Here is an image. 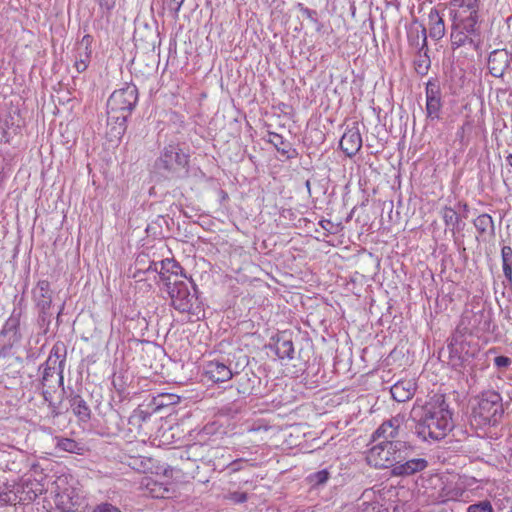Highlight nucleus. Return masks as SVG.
I'll use <instances>...</instances> for the list:
<instances>
[{
  "instance_id": "f257e3e1",
  "label": "nucleus",
  "mask_w": 512,
  "mask_h": 512,
  "mask_svg": "<svg viewBox=\"0 0 512 512\" xmlns=\"http://www.w3.org/2000/svg\"><path fill=\"white\" fill-rule=\"evenodd\" d=\"M413 447L406 441H380L366 452V461L376 469L391 468L393 476H410L423 471L428 462L424 458H410Z\"/></svg>"
},
{
  "instance_id": "f03ea898",
  "label": "nucleus",
  "mask_w": 512,
  "mask_h": 512,
  "mask_svg": "<svg viewBox=\"0 0 512 512\" xmlns=\"http://www.w3.org/2000/svg\"><path fill=\"white\" fill-rule=\"evenodd\" d=\"M415 433L423 441H440L453 429L452 412L445 398L435 394L424 404L418 401L411 410Z\"/></svg>"
},
{
  "instance_id": "7ed1b4c3",
  "label": "nucleus",
  "mask_w": 512,
  "mask_h": 512,
  "mask_svg": "<svg viewBox=\"0 0 512 512\" xmlns=\"http://www.w3.org/2000/svg\"><path fill=\"white\" fill-rule=\"evenodd\" d=\"M452 25L450 33L451 47L453 50L463 46H469L476 52L482 49L483 36L481 13L451 12Z\"/></svg>"
},
{
  "instance_id": "20e7f679",
  "label": "nucleus",
  "mask_w": 512,
  "mask_h": 512,
  "mask_svg": "<svg viewBox=\"0 0 512 512\" xmlns=\"http://www.w3.org/2000/svg\"><path fill=\"white\" fill-rule=\"evenodd\" d=\"M159 361L151 365L156 374L169 378L176 383L192 379L198 372V367L188 354H159Z\"/></svg>"
},
{
  "instance_id": "39448f33",
  "label": "nucleus",
  "mask_w": 512,
  "mask_h": 512,
  "mask_svg": "<svg viewBox=\"0 0 512 512\" xmlns=\"http://www.w3.org/2000/svg\"><path fill=\"white\" fill-rule=\"evenodd\" d=\"M159 361L151 365L156 374L169 378L176 383L192 379L198 372V367L188 354H159Z\"/></svg>"
},
{
  "instance_id": "423d86ee",
  "label": "nucleus",
  "mask_w": 512,
  "mask_h": 512,
  "mask_svg": "<svg viewBox=\"0 0 512 512\" xmlns=\"http://www.w3.org/2000/svg\"><path fill=\"white\" fill-rule=\"evenodd\" d=\"M190 155L179 144L163 147L155 160V169L169 179H185L189 176Z\"/></svg>"
},
{
  "instance_id": "0eeeda50",
  "label": "nucleus",
  "mask_w": 512,
  "mask_h": 512,
  "mask_svg": "<svg viewBox=\"0 0 512 512\" xmlns=\"http://www.w3.org/2000/svg\"><path fill=\"white\" fill-rule=\"evenodd\" d=\"M503 412L502 397L498 392L484 391L475 398L472 415L479 425H496Z\"/></svg>"
},
{
  "instance_id": "6e6552de",
  "label": "nucleus",
  "mask_w": 512,
  "mask_h": 512,
  "mask_svg": "<svg viewBox=\"0 0 512 512\" xmlns=\"http://www.w3.org/2000/svg\"><path fill=\"white\" fill-rule=\"evenodd\" d=\"M138 88L133 83L115 90L107 100V115H119L129 118L138 103Z\"/></svg>"
},
{
  "instance_id": "1a4fd4ad",
  "label": "nucleus",
  "mask_w": 512,
  "mask_h": 512,
  "mask_svg": "<svg viewBox=\"0 0 512 512\" xmlns=\"http://www.w3.org/2000/svg\"><path fill=\"white\" fill-rule=\"evenodd\" d=\"M492 310L490 308L476 307L466 309L461 316L458 326L477 335L493 331Z\"/></svg>"
},
{
  "instance_id": "9d476101",
  "label": "nucleus",
  "mask_w": 512,
  "mask_h": 512,
  "mask_svg": "<svg viewBox=\"0 0 512 512\" xmlns=\"http://www.w3.org/2000/svg\"><path fill=\"white\" fill-rule=\"evenodd\" d=\"M166 285L173 307L182 313L190 312L197 300V287L192 279H189L188 282L174 281L173 284L166 282Z\"/></svg>"
},
{
  "instance_id": "9b49d317",
  "label": "nucleus",
  "mask_w": 512,
  "mask_h": 512,
  "mask_svg": "<svg viewBox=\"0 0 512 512\" xmlns=\"http://www.w3.org/2000/svg\"><path fill=\"white\" fill-rule=\"evenodd\" d=\"M448 348L449 352H479L481 350L480 335L460 329L457 326L449 341Z\"/></svg>"
},
{
  "instance_id": "f8f14e48",
  "label": "nucleus",
  "mask_w": 512,
  "mask_h": 512,
  "mask_svg": "<svg viewBox=\"0 0 512 512\" xmlns=\"http://www.w3.org/2000/svg\"><path fill=\"white\" fill-rule=\"evenodd\" d=\"M426 117L431 121L441 119L443 108L442 92L437 79L431 78L426 83Z\"/></svg>"
},
{
  "instance_id": "ddd939ff",
  "label": "nucleus",
  "mask_w": 512,
  "mask_h": 512,
  "mask_svg": "<svg viewBox=\"0 0 512 512\" xmlns=\"http://www.w3.org/2000/svg\"><path fill=\"white\" fill-rule=\"evenodd\" d=\"M405 424V417L403 415H396L384 421L372 434L371 440L377 441H397L396 438L400 435Z\"/></svg>"
},
{
  "instance_id": "4468645a",
  "label": "nucleus",
  "mask_w": 512,
  "mask_h": 512,
  "mask_svg": "<svg viewBox=\"0 0 512 512\" xmlns=\"http://www.w3.org/2000/svg\"><path fill=\"white\" fill-rule=\"evenodd\" d=\"M512 55L505 49H495L488 56L489 73L496 78L503 77L510 67Z\"/></svg>"
},
{
  "instance_id": "2eb2a0df",
  "label": "nucleus",
  "mask_w": 512,
  "mask_h": 512,
  "mask_svg": "<svg viewBox=\"0 0 512 512\" xmlns=\"http://www.w3.org/2000/svg\"><path fill=\"white\" fill-rule=\"evenodd\" d=\"M31 293L36 310L51 309L53 291L49 281L39 280Z\"/></svg>"
},
{
  "instance_id": "dca6fc26",
  "label": "nucleus",
  "mask_w": 512,
  "mask_h": 512,
  "mask_svg": "<svg viewBox=\"0 0 512 512\" xmlns=\"http://www.w3.org/2000/svg\"><path fill=\"white\" fill-rule=\"evenodd\" d=\"M15 488L18 493V502H31L42 494L44 490L42 484L30 478L24 479L22 483L18 484Z\"/></svg>"
},
{
  "instance_id": "f3484780",
  "label": "nucleus",
  "mask_w": 512,
  "mask_h": 512,
  "mask_svg": "<svg viewBox=\"0 0 512 512\" xmlns=\"http://www.w3.org/2000/svg\"><path fill=\"white\" fill-rule=\"evenodd\" d=\"M55 503L64 512H76L82 505V498L74 489H64L57 493Z\"/></svg>"
},
{
  "instance_id": "a211bd4d",
  "label": "nucleus",
  "mask_w": 512,
  "mask_h": 512,
  "mask_svg": "<svg viewBox=\"0 0 512 512\" xmlns=\"http://www.w3.org/2000/svg\"><path fill=\"white\" fill-rule=\"evenodd\" d=\"M339 146L348 157H353L362 147V138L357 128L347 130L340 139Z\"/></svg>"
},
{
  "instance_id": "6ab92c4d",
  "label": "nucleus",
  "mask_w": 512,
  "mask_h": 512,
  "mask_svg": "<svg viewBox=\"0 0 512 512\" xmlns=\"http://www.w3.org/2000/svg\"><path fill=\"white\" fill-rule=\"evenodd\" d=\"M268 143L272 144L277 152L285 159L291 160L297 158L299 153L292 147V144L286 140L282 135L276 132H268Z\"/></svg>"
},
{
  "instance_id": "aec40b11",
  "label": "nucleus",
  "mask_w": 512,
  "mask_h": 512,
  "mask_svg": "<svg viewBox=\"0 0 512 512\" xmlns=\"http://www.w3.org/2000/svg\"><path fill=\"white\" fill-rule=\"evenodd\" d=\"M66 354H50L46 361V367L43 371L42 382L46 385L49 381V377L57 376L58 382L63 383V371L61 368L62 362L65 360Z\"/></svg>"
},
{
  "instance_id": "412c9836",
  "label": "nucleus",
  "mask_w": 512,
  "mask_h": 512,
  "mask_svg": "<svg viewBox=\"0 0 512 512\" xmlns=\"http://www.w3.org/2000/svg\"><path fill=\"white\" fill-rule=\"evenodd\" d=\"M133 37L135 41L141 42L145 48L154 49L158 42L159 33L157 27L145 23L135 29Z\"/></svg>"
},
{
  "instance_id": "4be33fe9",
  "label": "nucleus",
  "mask_w": 512,
  "mask_h": 512,
  "mask_svg": "<svg viewBox=\"0 0 512 512\" xmlns=\"http://www.w3.org/2000/svg\"><path fill=\"white\" fill-rule=\"evenodd\" d=\"M127 120L125 116L107 115L109 141H120L127 130Z\"/></svg>"
},
{
  "instance_id": "5701e85b",
  "label": "nucleus",
  "mask_w": 512,
  "mask_h": 512,
  "mask_svg": "<svg viewBox=\"0 0 512 512\" xmlns=\"http://www.w3.org/2000/svg\"><path fill=\"white\" fill-rule=\"evenodd\" d=\"M416 391V384L412 380L396 382L390 389L392 398L397 402H405L411 399Z\"/></svg>"
},
{
  "instance_id": "b1692460",
  "label": "nucleus",
  "mask_w": 512,
  "mask_h": 512,
  "mask_svg": "<svg viewBox=\"0 0 512 512\" xmlns=\"http://www.w3.org/2000/svg\"><path fill=\"white\" fill-rule=\"evenodd\" d=\"M407 38L410 46L417 48L418 50L420 49L429 52L427 45V32L424 26L419 24L411 25L407 32Z\"/></svg>"
},
{
  "instance_id": "393cba45",
  "label": "nucleus",
  "mask_w": 512,
  "mask_h": 512,
  "mask_svg": "<svg viewBox=\"0 0 512 512\" xmlns=\"http://www.w3.org/2000/svg\"><path fill=\"white\" fill-rule=\"evenodd\" d=\"M266 347L275 350V352H294L292 334L288 331H282L276 336L271 337Z\"/></svg>"
},
{
  "instance_id": "a878e982",
  "label": "nucleus",
  "mask_w": 512,
  "mask_h": 512,
  "mask_svg": "<svg viewBox=\"0 0 512 512\" xmlns=\"http://www.w3.org/2000/svg\"><path fill=\"white\" fill-rule=\"evenodd\" d=\"M206 373L214 382H224L232 376L230 369L219 361H210L206 367Z\"/></svg>"
},
{
  "instance_id": "bb28decb",
  "label": "nucleus",
  "mask_w": 512,
  "mask_h": 512,
  "mask_svg": "<svg viewBox=\"0 0 512 512\" xmlns=\"http://www.w3.org/2000/svg\"><path fill=\"white\" fill-rule=\"evenodd\" d=\"M439 361L443 365L446 364L456 371H461L467 359L463 354H432L430 361Z\"/></svg>"
},
{
  "instance_id": "cd10ccee",
  "label": "nucleus",
  "mask_w": 512,
  "mask_h": 512,
  "mask_svg": "<svg viewBox=\"0 0 512 512\" xmlns=\"http://www.w3.org/2000/svg\"><path fill=\"white\" fill-rule=\"evenodd\" d=\"M449 5L454 10L451 12H462V13H481V0H450Z\"/></svg>"
},
{
  "instance_id": "c85d7f7f",
  "label": "nucleus",
  "mask_w": 512,
  "mask_h": 512,
  "mask_svg": "<svg viewBox=\"0 0 512 512\" xmlns=\"http://www.w3.org/2000/svg\"><path fill=\"white\" fill-rule=\"evenodd\" d=\"M473 224L480 236H484L485 234H488L491 237L495 236L494 221L489 214H480L476 219H474Z\"/></svg>"
},
{
  "instance_id": "c756f323",
  "label": "nucleus",
  "mask_w": 512,
  "mask_h": 512,
  "mask_svg": "<svg viewBox=\"0 0 512 512\" xmlns=\"http://www.w3.org/2000/svg\"><path fill=\"white\" fill-rule=\"evenodd\" d=\"M280 364L289 372L296 373L304 368V361L300 359L301 354H276Z\"/></svg>"
},
{
  "instance_id": "7c9ffc66",
  "label": "nucleus",
  "mask_w": 512,
  "mask_h": 512,
  "mask_svg": "<svg viewBox=\"0 0 512 512\" xmlns=\"http://www.w3.org/2000/svg\"><path fill=\"white\" fill-rule=\"evenodd\" d=\"M22 335L15 331H1L0 333V352H7L20 345Z\"/></svg>"
},
{
  "instance_id": "2f4dec72",
  "label": "nucleus",
  "mask_w": 512,
  "mask_h": 512,
  "mask_svg": "<svg viewBox=\"0 0 512 512\" xmlns=\"http://www.w3.org/2000/svg\"><path fill=\"white\" fill-rule=\"evenodd\" d=\"M141 484L148 490V493L152 498L168 497L169 489L162 483L151 478H145L142 480Z\"/></svg>"
},
{
  "instance_id": "473e14b6",
  "label": "nucleus",
  "mask_w": 512,
  "mask_h": 512,
  "mask_svg": "<svg viewBox=\"0 0 512 512\" xmlns=\"http://www.w3.org/2000/svg\"><path fill=\"white\" fill-rule=\"evenodd\" d=\"M71 409L73 413L82 421H87L90 418V408L86 401L79 395H75L70 400Z\"/></svg>"
},
{
  "instance_id": "72a5a7b5",
  "label": "nucleus",
  "mask_w": 512,
  "mask_h": 512,
  "mask_svg": "<svg viewBox=\"0 0 512 512\" xmlns=\"http://www.w3.org/2000/svg\"><path fill=\"white\" fill-rule=\"evenodd\" d=\"M429 19L432 22L430 27L429 35L433 39H440L445 34V25L442 17H440L437 10H432L429 14Z\"/></svg>"
},
{
  "instance_id": "f704fd0d",
  "label": "nucleus",
  "mask_w": 512,
  "mask_h": 512,
  "mask_svg": "<svg viewBox=\"0 0 512 512\" xmlns=\"http://www.w3.org/2000/svg\"><path fill=\"white\" fill-rule=\"evenodd\" d=\"M413 63L416 73L420 76H425L431 67V60L428 52L419 49Z\"/></svg>"
},
{
  "instance_id": "c9c22d12",
  "label": "nucleus",
  "mask_w": 512,
  "mask_h": 512,
  "mask_svg": "<svg viewBox=\"0 0 512 512\" xmlns=\"http://www.w3.org/2000/svg\"><path fill=\"white\" fill-rule=\"evenodd\" d=\"M128 465L141 473H148L153 472L154 468V461L150 457H144V456H137V457H130L128 461Z\"/></svg>"
},
{
  "instance_id": "e433bc0d",
  "label": "nucleus",
  "mask_w": 512,
  "mask_h": 512,
  "mask_svg": "<svg viewBox=\"0 0 512 512\" xmlns=\"http://www.w3.org/2000/svg\"><path fill=\"white\" fill-rule=\"evenodd\" d=\"M472 131V125L469 122L464 123L456 132L454 143L460 150H464L469 145V134Z\"/></svg>"
},
{
  "instance_id": "4c0bfd02",
  "label": "nucleus",
  "mask_w": 512,
  "mask_h": 512,
  "mask_svg": "<svg viewBox=\"0 0 512 512\" xmlns=\"http://www.w3.org/2000/svg\"><path fill=\"white\" fill-rule=\"evenodd\" d=\"M442 218L447 227L452 226V229L460 230L461 218L459 214L451 207L445 206L442 209Z\"/></svg>"
},
{
  "instance_id": "58836bf2",
  "label": "nucleus",
  "mask_w": 512,
  "mask_h": 512,
  "mask_svg": "<svg viewBox=\"0 0 512 512\" xmlns=\"http://www.w3.org/2000/svg\"><path fill=\"white\" fill-rule=\"evenodd\" d=\"M56 448L69 453H79L81 447L79 443L70 438L56 437Z\"/></svg>"
},
{
  "instance_id": "ea45409f",
  "label": "nucleus",
  "mask_w": 512,
  "mask_h": 512,
  "mask_svg": "<svg viewBox=\"0 0 512 512\" xmlns=\"http://www.w3.org/2000/svg\"><path fill=\"white\" fill-rule=\"evenodd\" d=\"M52 319L53 313L51 312V309L37 310V323L43 334L48 333Z\"/></svg>"
},
{
  "instance_id": "a19ab883",
  "label": "nucleus",
  "mask_w": 512,
  "mask_h": 512,
  "mask_svg": "<svg viewBox=\"0 0 512 512\" xmlns=\"http://www.w3.org/2000/svg\"><path fill=\"white\" fill-rule=\"evenodd\" d=\"M21 311L20 310H13L10 317L6 320L4 326H3V329L2 331H6V332H11V331H15V332H20L19 330V327H20V321H21Z\"/></svg>"
},
{
  "instance_id": "79ce46f5",
  "label": "nucleus",
  "mask_w": 512,
  "mask_h": 512,
  "mask_svg": "<svg viewBox=\"0 0 512 512\" xmlns=\"http://www.w3.org/2000/svg\"><path fill=\"white\" fill-rule=\"evenodd\" d=\"M18 493L16 492V488L14 490L9 489L8 487H0V502L2 504H13L17 501Z\"/></svg>"
},
{
  "instance_id": "37998d69",
  "label": "nucleus",
  "mask_w": 512,
  "mask_h": 512,
  "mask_svg": "<svg viewBox=\"0 0 512 512\" xmlns=\"http://www.w3.org/2000/svg\"><path fill=\"white\" fill-rule=\"evenodd\" d=\"M131 344H133L134 346L130 345V349L141 350L142 352H152L158 347L156 343L145 340L135 339L132 340Z\"/></svg>"
},
{
  "instance_id": "c03bdc74",
  "label": "nucleus",
  "mask_w": 512,
  "mask_h": 512,
  "mask_svg": "<svg viewBox=\"0 0 512 512\" xmlns=\"http://www.w3.org/2000/svg\"><path fill=\"white\" fill-rule=\"evenodd\" d=\"M156 399H158V402H157L158 406L173 405V404H177L180 401V397L178 395L170 394V393L159 394Z\"/></svg>"
},
{
  "instance_id": "a18cd8bd",
  "label": "nucleus",
  "mask_w": 512,
  "mask_h": 512,
  "mask_svg": "<svg viewBox=\"0 0 512 512\" xmlns=\"http://www.w3.org/2000/svg\"><path fill=\"white\" fill-rule=\"evenodd\" d=\"M467 512H494V509L490 501L483 500L468 506Z\"/></svg>"
},
{
  "instance_id": "49530a36",
  "label": "nucleus",
  "mask_w": 512,
  "mask_h": 512,
  "mask_svg": "<svg viewBox=\"0 0 512 512\" xmlns=\"http://www.w3.org/2000/svg\"><path fill=\"white\" fill-rule=\"evenodd\" d=\"M329 472L326 469L317 471L309 476V481L313 485H323L329 479Z\"/></svg>"
},
{
  "instance_id": "de8ad7c7",
  "label": "nucleus",
  "mask_w": 512,
  "mask_h": 512,
  "mask_svg": "<svg viewBox=\"0 0 512 512\" xmlns=\"http://www.w3.org/2000/svg\"><path fill=\"white\" fill-rule=\"evenodd\" d=\"M296 8L311 22L318 23V13L316 10L305 7L302 3H297Z\"/></svg>"
},
{
  "instance_id": "09e8293b",
  "label": "nucleus",
  "mask_w": 512,
  "mask_h": 512,
  "mask_svg": "<svg viewBox=\"0 0 512 512\" xmlns=\"http://www.w3.org/2000/svg\"><path fill=\"white\" fill-rule=\"evenodd\" d=\"M103 15L109 16L111 11L115 8L116 0H95Z\"/></svg>"
},
{
  "instance_id": "8fccbe9b",
  "label": "nucleus",
  "mask_w": 512,
  "mask_h": 512,
  "mask_svg": "<svg viewBox=\"0 0 512 512\" xmlns=\"http://www.w3.org/2000/svg\"><path fill=\"white\" fill-rule=\"evenodd\" d=\"M319 225L328 233L336 234L340 229V224H335L331 220L322 219L319 221Z\"/></svg>"
},
{
  "instance_id": "3c124183",
  "label": "nucleus",
  "mask_w": 512,
  "mask_h": 512,
  "mask_svg": "<svg viewBox=\"0 0 512 512\" xmlns=\"http://www.w3.org/2000/svg\"><path fill=\"white\" fill-rule=\"evenodd\" d=\"M0 123H1V129H2V140H4L5 142H9L8 130L10 129L11 126L14 125V123L12 122V117L11 116L6 117L4 120H2L0 118Z\"/></svg>"
},
{
  "instance_id": "603ef678",
  "label": "nucleus",
  "mask_w": 512,
  "mask_h": 512,
  "mask_svg": "<svg viewBox=\"0 0 512 512\" xmlns=\"http://www.w3.org/2000/svg\"><path fill=\"white\" fill-rule=\"evenodd\" d=\"M503 274L505 280L503 281L504 287L512 286V265L502 264Z\"/></svg>"
},
{
  "instance_id": "864d4df0",
  "label": "nucleus",
  "mask_w": 512,
  "mask_h": 512,
  "mask_svg": "<svg viewBox=\"0 0 512 512\" xmlns=\"http://www.w3.org/2000/svg\"><path fill=\"white\" fill-rule=\"evenodd\" d=\"M92 49H81V47H78L77 49V55L75 59H80L85 61V63L89 64L91 59Z\"/></svg>"
},
{
  "instance_id": "5fc2aeb1",
  "label": "nucleus",
  "mask_w": 512,
  "mask_h": 512,
  "mask_svg": "<svg viewBox=\"0 0 512 512\" xmlns=\"http://www.w3.org/2000/svg\"><path fill=\"white\" fill-rule=\"evenodd\" d=\"M229 500L233 501L234 503H244L247 501L248 496L245 492H232L227 497Z\"/></svg>"
},
{
  "instance_id": "6e6d98bb",
  "label": "nucleus",
  "mask_w": 512,
  "mask_h": 512,
  "mask_svg": "<svg viewBox=\"0 0 512 512\" xmlns=\"http://www.w3.org/2000/svg\"><path fill=\"white\" fill-rule=\"evenodd\" d=\"M502 264L512 265V248L510 246H503L501 249Z\"/></svg>"
},
{
  "instance_id": "4d7b16f0",
  "label": "nucleus",
  "mask_w": 512,
  "mask_h": 512,
  "mask_svg": "<svg viewBox=\"0 0 512 512\" xmlns=\"http://www.w3.org/2000/svg\"><path fill=\"white\" fill-rule=\"evenodd\" d=\"M182 5H183V3H181L178 0H168L167 1V6H168L169 10L173 12L174 17L178 16V13H179Z\"/></svg>"
},
{
  "instance_id": "13d9d810",
  "label": "nucleus",
  "mask_w": 512,
  "mask_h": 512,
  "mask_svg": "<svg viewBox=\"0 0 512 512\" xmlns=\"http://www.w3.org/2000/svg\"><path fill=\"white\" fill-rule=\"evenodd\" d=\"M93 512H121L120 509H118L117 507L109 504V503H104V504H101V505H98Z\"/></svg>"
},
{
  "instance_id": "bf43d9fd",
  "label": "nucleus",
  "mask_w": 512,
  "mask_h": 512,
  "mask_svg": "<svg viewBox=\"0 0 512 512\" xmlns=\"http://www.w3.org/2000/svg\"><path fill=\"white\" fill-rule=\"evenodd\" d=\"M494 363L498 368H505L510 365L511 360L506 356H497L494 359Z\"/></svg>"
},
{
  "instance_id": "052dcab7",
  "label": "nucleus",
  "mask_w": 512,
  "mask_h": 512,
  "mask_svg": "<svg viewBox=\"0 0 512 512\" xmlns=\"http://www.w3.org/2000/svg\"><path fill=\"white\" fill-rule=\"evenodd\" d=\"M25 308H26V304H25L24 296H21L19 299H17V296H15V307L13 310H20L21 316H23Z\"/></svg>"
},
{
  "instance_id": "680f3d73",
  "label": "nucleus",
  "mask_w": 512,
  "mask_h": 512,
  "mask_svg": "<svg viewBox=\"0 0 512 512\" xmlns=\"http://www.w3.org/2000/svg\"><path fill=\"white\" fill-rule=\"evenodd\" d=\"M92 42H93V37L89 34H86L83 36V38L79 44V47H81V49H84V48L91 49Z\"/></svg>"
},
{
  "instance_id": "e2e57ef3",
  "label": "nucleus",
  "mask_w": 512,
  "mask_h": 512,
  "mask_svg": "<svg viewBox=\"0 0 512 512\" xmlns=\"http://www.w3.org/2000/svg\"><path fill=\"white\" fill-rule=\"evenodd\" d=\"M88 65L89 64L85 63L83 60L75 59L74 66L78 73H83L88 68Z\"/></svg>"
},
{
  "instance_id": "0e129e2a",
  "label": "nucleus",
  "mask_w": 512,
  "mask_h": 512,
  "mask_svg": "<svg viewBox=\"0 0 512 512\" xmlns=\"http://www.w3.org/2000/svg\"><path fill=\"white\" fill-rule=\"evenodd\" d=\"M344 356H347V360H364V354L358 353V354H343Z\"/></svg>"
},
{
  "instance_id": "69168bd1",
  "label": "nucleus",
  "mask_w": 512,
  "mask_h": 512,
  "mask_svg": "<svg viewBox=\"0 0 512 512\" xmlns=\"http://www.w3.org/2000/svg\"><path fill=\"white\" fill-rule=\"evenodd\" d=\"M240 464L241 460H235L229 464V468L231 469L232 472H237L240 470Z\"/></svg>"
},
{
  "instance_id": "338daca9",
  "label": "nucleus",
  "mask_w": 512,
  "mask_h": 512,
  "mask_svg": "<svg viewBox=\"0 0 512 512\" xmlns=\"http://www.w3.org/2000/svg\"><path fill=\"white\" fill-rule=\"evenodd\" d=\"M43 397H44L45 401L49 402V405L51 406L52 405L51 393L47 390L43 391Z\"/></svg>"
},
{
  "instance_id": "774afa93",
  "label": "nucleus",
  "mask_w": 512,
  "mask_h": 512,
  "mask_svg": "<svg viewBox=\"0 0 512 512\" xmlns=\"http://www.w3.org/2000/svg\"><path fill=\"white\" fill-rule=\"evenodd\" d=\"M365 368L366 367L364 365H357L356 368H353V371H354V373L361 372V371L365 372Z\"/></svg>"
}]
</instances>
